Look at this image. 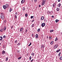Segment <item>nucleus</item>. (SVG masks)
Masks as SVG:
<instances>
[{
    "label": "nucleus",
    "instance_id": "obj_36",
    "mask_svg": "<svg viewBox=\"0 0 62 62\" xmlns=\"http://www.w3.org/2000/svg\"><path fill=\"white\" fill-rule=\"evenodd\" d=\"M6 37V36L4 35V36L3 37V38H5Z\"/></svg>",
    "mask_w": 62,
    "mask_h": 62
},
{
    "label": "nucleus",
    "instance_id": "obj_16",
    "mask_svg": "<svg viewBox=\"0 0 62 62\" xmlns=\"http://www.w3.org/2000/svg\"><path fill=\"white\" fill-rule=\"evenodd\" d=\"M2 39H3L2 37L1 36L0 37V40H2Z\"/></svg>",
    "mask_w": 62,
    "mask_h": 62
},
{
    "label": "nucleus",
    "instance_id": "obj_23",
    "mask_svg": "<svg viewBox=\"0 0 62 62\" xmlns=\"http://www.w3.org/2000/svg\"><path fill=\"white\" fill-rule=\"evenodd\" d=\"M58 21H59V20L57 19H56L55 20V22L56 23H57V22H58Z\"/></svg>",
    "mask_w": 62,
    "mask_h": 62
},
{
    "label": "nucleus",
    "instance_id": "obj_45",
    "mask_svg": "<svg viewBox=\"0 0 62 62\" xmlns=\"http://www.w3.org/2000/svg\"><path fill=\"white\" fill-rule=\"evenodd\" d=\"M4 23H7V21H6V20H5L4 21Z\"/></svg>",
    "mask_w": 62,
    "mask_h": 62
},
{
    "label": "nucleus",
    "instance_id": "obj_1",
    "mask_svg": "<svg viewBox=\"0 0 62 62\" xmlns=\"http://www.w3.org/2000/svg\"><path fill=\"white\" fill-rule=\"evenodd\" d=\"M41 25L42 27H43L45 26V23H43L41 24Z\"/></svg>",
    "mask_w": 62,
    "mask_h": 62
},
{
    "label": "nucleus",
    "instance_id": "obj_11",
    "mask_svg": "<svg viewBox=\"0 0 62 62\" xmlns=\"http://www.w3.org/2000/svg\"><path fill=\"white\" fill-rule=\"evenodd\" d=\"M35 25V23L31 25V27H34V26Z\"/></svg>",
    "mask_w": 62,
    "mask_h": 62
},
{
    "label": "nucleus",
    "instance_id": "obj_28",
    "mask_svg": "<svg viewBox=\"0 0 62 62\" xmlns=\"http://www.w3.org/2000/svg\"><path fill=\"white\" fill-rule=\"evenodd\" d=\"M28 16V14H25V16L26 17H27Z\"/></svg>",
    "mask_w": 62,
    "mask_h": 62
},
{
    "label": "nucleus",
    "instance_id": "obj_15",
    "mask_svg": "<svg viewBox=\"0 0 62 62\" xmlns=\"http://www.w3.org/2000/svg\"><path fill=\"white\" fill-rule=\"evenodd\" d=\"M45 2H43L42 3V6H43V5H44V4H45Z\"/></svg>",
    "mask_w": 62,
    "mask_h": 62
},
{
    "label": "nucleus",
    "instance_id": "obj_63",
    "mask_svg": "<svg viewBox=\"0 0 62 62\" xmlns=\"http://www.w3.org/2000/svg\"><path fill=\"white\" fill-rule=\"evenodd\" d=\"M49 13H50V12H49Z\"/></svg>",
    "mask_w": 62,
    "mask_h": 62
},
{
    "label": "nucleus",
    "instance_id": "obj_57",
    "mask_svg": "<svg viewBox=\"0 0 62 62\" xmlns=\"http://www.w3.org/2000/svg\"><path fill=\"white\" fill-rule=\"evenodd\" d=\"M12 28H13V26H11V29H12Z\"/></svg>",
    "mask_w": 62,
    "mask_h": 62
},
{
    "label": "nucleus",
    "instance_id": "obj_39",
    "mask_svg": "<svg viewBox=\"0 0 62 62\" xmlns=\"http://www.w3.org/2000/svg\"><path fill=\"white\" fill-rule=\"evenodd\" d=\"M60 60H62V57H61L60 58Z\"/></svg>",
    "mask_w": 62,
    "mask_h": 62
},
{
    "label": "nucleus",
    "instance_id": "obj_33",
    "mask_svg": "<svg viewBox=\"0 0 62 62\" xmlns=\"http://www.w3.org/2000/svg\"><path fill=\"white\" fill-rule=\"evenodd\" d=\"M44 45H43V46H41V48H44Z\"/></svg>",
    "mask_w": 62,
    "mask_h": 62
},
{
    "label": "nucleus",
    "instance_id": "obj_35",
    "mask_svg": "<svg viewBox=\"0 0 62 62\" xmlns=\"http://www.w3.org/2000/svg\"><path fill=\"white\" fill-rule=\"evenodd\" d=\"M31 58H32V57L31 56H30L29 57V59L30 60H31Z\"/></svg>",
    "mask_w": 62,
    "mask_h": 62
},
{
    "label": "nucleus",
    "instance_id": "obj_32",
    "mask_svg": "<svg viewBox=\"0 0 62 62\" xmlns=\"http://www.w3.org/2000/svg\"><path fill=\"white\" fill-rule=\"evenodd\" d=\"M21 45V44L20 43H19L17 44V45L18 46H19V45Z\"/></svg>",
    "mask_w": 62,
    "mask_h": 62
},
{
    "label": "nucleus",
    "instance_id": "obj_59",
    "mask_svg": "<svg viewBox=\"0 0 62 62\" xmlns=\"http://www.w3.org/2000/svg\"><path fill=\"white\" fill-rule=\"evenodd\" d=\"M1 43H0V45H1Z\"/></svg>",
    "mask_w": 62,
    "mask_h": 62
},
{
    "label": "nucleus",
    "instance_id": "obj_30",
    "mask_svg": "<svg viewBox=\"0 0 62 62\" xmlns=\"http://www.w3.org/2000/svg\"><path fill=\"white\" fill-rule=\"evenodd\" d=\"M55 47H58V45H57L55 44Z\"/></svg>",
    "mask_w": 62,
    "mask_h": 62
},
{
    "label": "nucleus",
    "instance_id": "obj_48",
    "mask_svg": "<svg viewBox=\"0 0 62 62\" xmlns=\"http://www.w3.org/2000/svg\"><path fill=\"white\" fill-rule=\"evenodd\" d=\"M37 0H35L34 1L35 2H37Z\"/></svg>",
    "mask_w": 62,
    "mask_h": 62
},
{
    "label": "nucleus",
    "instance_id": "obj_19",
    "mask_svg": "<svg viewBox=\"0 0 62 62\" xmlns=\"http://www.w3.org/2000/svg\"><path fill=\"white\" fill-rule=\"evenodd\" d=\"M25 8L24 7H23L22 8V10L23 11H24V10H25Z\"/></svg>",
    "mask_w": 62,
    "mask_h": 62
},
{
    "label": "nucleus",
    "instance_id": "obj_10",
    "mask_svg": "<svg viewBox=\"0 0 62 62\" xmlns=\"http://www.w3.org/2000/svg\"><path fill=\"white\" fill-rule=\"evenodd\" d=\"M3 7L4 9H6V6H5V5H3Z\"/></svg>",
    "mask_w": 62,
    "mask_h": 62
},
{
    "label": "nucleus",
    "instance_id": "obj_24",
    "mask_svg": "<svg viewBox=\"0 0 62 62\" xmlns=\"http://www.w3.org/2000/svg\"><path fill=\"white\" fill-rule=\"evenodd\" d=\"M50 32L51 33H52V32H54V30H51L50 31Z\"/></svg>",
    "mask_w": 62,
    "mask_h": 62
},
{
    "label": "nucleus",
    "instance_id": "obj_42",
    "mask_svg": "<svg viewBox=\"0 0 62 62\" xmlns=\"http://www.w3.org/2000/svg\"><path fill=\"white\" fill-rule=\"evenodd\" d=\"M33 18V16H31V19H32Z\"/></svg>",
    "mask_w": 62,
    "mask_h": 62
},
{
    "label": "nucleus",
    "instance_id": "obj_44",
    "mask_svg": "<svg viewBox=\"0 0 62 62\" xmlns=\"http://www.w3.org/2000/svg\"><path fill=\"white\" fill-rule=\"evenodd\" d=\"M34 21H35V20L34 19H33V20H32V22H34Z\"/></svg>",
    "mask_w": 62,
    "mask_h": 62
},
{
    "label": "nucleus",
    "instance_id": "obj_52",
    "mask_svg": "<svg viewBox=\"0 0 62 62\" xmlns=\"http://www.w3.org/2000/svg\"><path fill=\"white\" fill-rule=\"evenodd\" d=\"M40 7H41L40 5H39V8H40Z\"/></svg>",
    "mask_w": 62,
    "mask_h": 62
},
{
    "label": "nucleus",
    "instance_id": "obj_37",
    "mask_svg": "<svg viewBox=\"0 0 62 62\" xmlns=\"http://www.w3.org/2000/svg\"><path fill=\"white\" fill-rule=\"evenodd\" d=\"M15 15V18H16V19H17V15Z\"/></svg>",
    "mask_w": 62,
    "mask_h": 62
},
{
    "label": "nucleus",
    "instance_id": "obj_29",
    "mask_svg": "<svg viewBox=\"0 0 62 62\" xmlns=\"http://www.w3.org/2000/svg\"><path fill=\"white\" fill-rule=\"evenodd\" d=\"M3 31V29H1V30H0V32H2Z\"/></svg>",
    "mask_w": 62,
    "mask_h": 62
},
{
    "label": "nucleus",
    "instance_id": "obj_12",
    "mask_svg": "<svg viewBox=\"0 0 62 62\" xmlns=\"http://www.w3.org/2000/svg\"><path fill=\"white\" fill-rule=\"evenodd\" d=\"M8 57H7V58H6V61H7L8 60Z\"/></svg>",
    "mask_w": 62,
    "mask_h": 62
},
{
    "label": "nucleus",
    "instance_id": "obj_60",
    "mask_svg": "<svg viewBox=\"0 0 62 62\" xmlns=\"http://www.w3.org/2000/svg\"><path fill=\"white\" fill-rule=\"evenodd\" d=\"M57 7H58V5H57Z\"/></svg>",
    "mask_w": 62,
    "mask_h": 62
},
{
    "label": "nucleus",
    "instance_id": "obj_49",
    "mask_svg": "<svg viewBox=\"0 0 62 62\" xmlns=\"http://www.w3.org/2000/svg\"><path fill=\"white\" fill-rule=\"evenodd\" d=\"M27 29H26L25 31V32L26 33H27Z\"/></svg>",
    "mask_w": 62,
    "mask_h": 62
},
{
    "label": "nucleus",
    "instance_id": "obj_53",
    "mask_svg": "<svg viewBox=\"0 0 62 62\" xmlns=\"http://www.w3.org/2000/svg\"><path fill=\"white\" fill-rule=\"evenodd\" d=\"M26 55L27 56H28V53H27V55Z\"/></svg>",
    "mask_w": 62,
    "mask_h": 62
},
{
    "label": "nucleus",
    "instance_id": "obj_26",
    "mask_svg": "<svg viewBox=\"0 0 62 62\" xmlns=\"http://www.w3.org/2000/svg\"><path fill=\"white\" fill-rule=\"evenodd\" d=\"M61 6V4L60 3H59V4L58 5V7H60Z\"/></svg>",
    "mask_w": 62,
    "mask_h": 62
},
{
    "label": "nucleus",
    "instance_id": "obj_62",
    "mask_svg": "<svg viewBox=\"0 0 62 62\" xmlns=\"http://www.w3.org/2000/svg\"><path fill=\"white\" fill-rule=\"evenodd\" d=\"M27 45H28V44H27Z\"/></svg>",
    "mask_w": 62,
    "mask_h": 62
},
{
    "label": "nucleus",
    "instance_id": "obj_13",
    "mask_svg": "<svg viewBox=\"0 0 62 62\" xmlns=\"http://www.w3.org/2000/svg\"><path fill=\"white\" fill-rule=\"evenodd\" d=\"M21 58H22V57H20L18 58V60H20V59H21Z\"/></svg>",
    "mask_w": 62,
    "mask_h": 62
},
{
    "label": "nucleus",
    "instance_id": "obj_27",
    "mask_svg": "<svg viewBox=\"0 0 62 62\" xmlns=\"http://www.w3.org/2000/svg\"><path fill=\"white\" fill-rule=\"evenodd\" d=\"M12 9H11L10 8L9 10L10 12H11V11H12Z\"/></svg>",
    "mask_w": 62,
    "mask_h": 62
},
{
    "label": "nucleus",
    "instance_id": "obj_17",
    "mask_svg": "<svg viewBox=\"0 0 62 62\" xmlns=\"http://www.w3.org/2000/svg\"><path fill=\"white\" fill-rule=\"evenodd\" d=\"M57 11H58L59 10V8H57V9H56Z\"/></svg>",
    "mask_w": 62,
    "mask_h": 62
},
{
    "label": "nucleus",
    "instance_id": "obj_61",
    "mask_svg": "<svg viewBox=\"0 0 62 62\" xmlns=\"http://www.w3.org/2000/svg\"><path fill=\"white\" fill-rule=\"evenodd\" d=\"M46 22H47V21H46Z\"/></svg>",
    "mask_w": 62,
    "mask_h": 62
},
{
    "label": "nucleus",
    "instance_id": "obj_21",
    "mask_svg": "<svg viewBox=\"0 0 62 62\" xmlns=\"http://www.w3.org/2000/svg\"><path fill=\"white\" fill-rule=\"evenodd\" d=\"M57 40H58V39L56 37L55 40V41H57Z\"/></svg>",
    "mask_w": 62,
    "mask_h": 62
},
{
    "label": "nucleus",
    "instance_id": "obj_40",
    "mask_svg": "<svg viewBox=\"0 0 62 62\" xmlns=\"http://www.w3.org/2000/svg\"><path fill=\"white\" fill-rule=\"evenodd\" d=\"M49 39H52V38H51V37L50 36L49 37Z\"/></svg>",
    "mask_w": 62,
    "mask_h": 62
},
{
    "label": "nucleus",
    "instance_id": "obj_54",
    "mask_svg": "<svg viewBox=\"0 0 62 62\" xmlns=\"http://www.w3.org/2000/svg\"><path fill=\"white\" fill-rule=\"evenodd\" d=\"M54 49H56V48L54 46Z\"/></svg>",
    "mask_w": 62,
    "mask_h": 62
},
{
    "label": "nucleus",
    "instance_id": "obj_43",
    "mask_svg": "<svg viewBox=\"0 0 62 62\" xmlns=\"http://www.w3.org/2000/svg\"><path fill=\"white\" fill-rule=\"evenodd\" d=\"M60 54H61V53H60L59 54V56H60Z\"/></svg>",
    "mask_w": 62,
    "mask_h": 62
},
{
    "label": "nucleus",
    "instance_id": "obj_58",
    "mask_svg": "<svg viewBox=\"0 0 62 62\" xmlns=\"http://www.w3.org/2000/svg\"><path fill=\"white\" fill-rule=\"evenodd\" d=\"M55 47V48H57V47H56V46H54Z\"/></svg>",
    "mask_w": 62,
    "mask_h": 62
},
{
    "label": "nucleus",
    "instance_id": "obj_31",
    "mask_svg": "<svg viewBox=\"0 0 62 62\" xmlns=\"http://www.w3.org/2000/svg\"><path fill=\"white\" fill-rule=\"evenodd\" d=\"M40 29L39 28L38 29V31L39 32L40 31Z\"/></svg>",
    "mask_w": 62,
    "mask_h": 62
},
{
    "label": "nucleus",
    "instance_id": "obj_6",
    "mask_svg": "<svg viewBox=\"0 0 62 62\" xmlns=\"http://www.w3.org/2000/svg\"><path fill=\"white\" fill-rule=\"evenodd\" d=\"M44 19V16H42L41 18V20H43Z\"/></svg>",
    "mask_w": 62,
    "mask_h": 62
},
{
    "label": "nucleus",
    "instance_id": "obj_20",
    "mask_svg": "<svg viewBox=\"0 0 62 62\" xmlns=\"http://www.w3.org/2000/svg\"><path fill=\"white\" fill-rule=\"evenodd\" d=\"M34 54H35V53H32L31 54V55H32L33 56H34Z\"/></svg>",
    "mask_w": 62,
    "mask_h": 62
},
{
    "label": "nucleus",
    "instance_id": "obj_22",
    "mask_svg": "<svg viewBox=\"0 0 62 62\" xmlns=\"http://www.w3.org/2000/svg\"><path fill=\"white\" fill-rule=\"evenodd\" d=\"M55 3H54L53 5V8H54V7L55 6Z\"/></svg>",
    "mask_w": 62,
    "mask_h": 62
},
{
    "label": "nucleus",
    "instance_id": "obj_18",
    "mask_svg": "<svg viewBox=\"0 0 62 62\" xmlns=\"http://www.w3.org/2000/svg\"><path fill=\"white\" fill-rule=\"evenodd\" d=\"M60 51V49H59L57 50L56 51V52H57V53H58V52H59V51Z\"/></svg>",
    "mask_w": 62,
    "mask_h": 62
},
{
    "label": "nucleus",
    "instance_id": "obj_47",
    "mask_svg": "<svg viewBox=\"0 0 62 62\" xmlns=\"http://www.w3.org/2000/svg\"><path fill=\"white\" fill-rule=\"evenodd\" d=\"M52 18H54V16H52Z\"/></svg>",
    "mask_w": 62,
    "mask_h": 62
},
{
    "label": "nucleus",
    "instance_id": "obj_3",
    "mask_svg": "<svg viewBox=\"0 0 62 62\" xmlns=\"http://www.w3.org/2000/svg\"><path fill=\"white\" fill-rule=\"evenodd\" d=\"M25 2L24 0H22L21 1V4H23V3H24Z\"/></svg>",
    "mask_w": 62,
    "mask_h": 62
},
{
    "label": "nucleus",
    "instance_id": "obj_50",
    "mask_svg": "<svg viewBox=\"0 0 62 62\" xmlns=\"http://www.w3.org/2000/svg\"><path fill=\"white\" fill-rule=\"evenodd\" d=\"M17 13H17V12L15 14H16V15H17Z\"/></svg>",
    "mask_w": 62,
    "mask_h": 62
},
{
    "label": "nucleus",
    "instance_id": "obj_34",
    "mask_svg": "<svg viewBox=\"0 0 62 62\" xmlns=\"http://www.w3.org/2000/svg\"><path fill=\"white\" fill-rule=\"evenodd\" d=\"M31 44H32L30 42V44L29 45H28V46H30V45H31Z\"/></svg>",
    "mask_w": 62,
    "mask_h": 62
},
{
    "label": "nucleus",
    "instance_id": "obj_14",
    "mask_svg": "<svg viewBox=\"0 0 62 62\" xmlns=\"http://www.w3.org/2000/svg\"><path fill=\"white\" fill-rule=\"evenodd\" d=\"M53 43H54V41H52L50 43V44H51V45H53Z\"/></svg>",
    "mask_w": 62,
    "mask_h": 62
},
{
    "label": "nucleus",
    "instance_id": "obj_56",
    "mask_svg": "<svg viewBox=\"0 0 62 62\" xmlns=\"http://www.w3.org/2000/svg\"><path fill=\"white\" fill-rule=\"evenodd\" d=\"M18 53H20V51H18Z\"/></svg>",
    "mask_w": 62,
    "mask_h": 62
},
{
    "label": "nucleus",
    "instance_id": "obj_46",
    "mask_svg": "<svg viewBox=\"0 0 62 62\" xmlns=\"http://www.w3.org/2000/svg\"><path fill=\"white\" fill-rule=\"evenodd\" d=\"M17 40H16L15 41V42L16 43H17Z\"/></svg>",
    "mask_w": 62,
    "mask_h": 62
},
{
    "label": "nucleus",
    "instance_id": "obj_8",
    "mask_svg": "<svg viewBox=\"0 0 62 62\" xmlns=\"http://www.w3.org/2000/svg\"><path fill=\"white\" fill-rule=\"evenodd\" d=\"M23 28H20V32H21L22 31H23Z\"/></svg>",
    "mask_w": 62,
    "mask_h": 62
},
{
    "label": "nucleus",
    "instance_id": "obj_7",
    "mask_svg": "<svg viewBox=\"0 0 62 62\" xmlns=\"http://www.w3.org/2000/svg\"><path fill=\"white\" fill-rule=\"evenodd\" d=\"M31 36L33 38H35V35H34L33 34H32Z\"/></svg>",
    "mask_w": 62,
    "mask_h": 62
},
{
    "label": "nucleus",
    "instance_id": "obj_5",
    "mask_svg": "<svg viewBox=\"0 0 62 62\" xmlns=\"http://www.w3.org/2000/svg\"><path fill=\"white\" fill-rule=\"evenodd\" d=\"M2 53L3 54H6V52L4 50H3L2 51Z\"/></svg>",
    "mask_w": 62,
    "mask_h": 62
},
{
    "label": "nucleus",
    "instance_id": "obj_51",
    "mask_svg": "<svg viewBox=\"0 0 62 62\" xmlns=\"http://www.w3.org/2000/svg\"><path fill=\"white\" fill-rule=\"evenodd\" d=\"M58 0V2H59L60 1V0Z\"/></svg>",
    "mask_w": 62,
    "mask_h": 62
},
{
    "label": "nucleus",
    "instance_id": "obj_41",
    "mask_svg": "<svg viewBox=\"0 0 62 62\" xmlns=\"http://www.w3.org/2000/svg\"><path fill=\"white\" fill-rule=\"evenodd\" d=\"M42 1H43V2H45V1H46V0H43Z\"/></svg>",
    "mask_w": 62,
    "mask_h": 62
},
{
    "label": "nucleus",
    "instance_id": "obj_4",
    "mask_svg": "<svg viewBox=\"0 0 62 62\" xmlns=\"http://www.w3.org/2000/svg\"><path fill=\"white\" fill-rule=\"evenodd\" d=\"M6 8H8V7H9V5L8 4H6Z\"/></svg>",
    "mask_w": 62,
    "mask_h": 62
},
{
    "label": "nucleus",
    "instance_id": "obj_55",
    "mask_svg": "<svg viewBox=\"0 0 62 62\" xmlns=\"http://www.w3.org/2000/svg\"><path fill=\"white\" fill-rule=\"evenodd\" d=\"M47 39H48L49 38V37H48V36H47Z\"/></svg>",
    "mask_w": 62,
    "mask_h": 62
},
{
    "label": "nucleus",
    "instance_id": "obj_2",
    "mask_svg": "<svg viewBox=\"0 0 62 62\" xmlns=\"http://www.w3.org/2000/svg\"><path fill=\"white\" fill-rule=\"evenodd\" d=\"M1 18H2L3 20L4 19V16L3 15H1Z\"/></svg>",
    "mask_w": 62,
    "mask_h": 62
},
{
    "label": "nucleus",
    "instance_id": "obj_9",
    "mask_svg": "<svg viewBox=\"0 0 62 62\" xmlns=\"http://www.w3.org/2000/svg\"><path fill=\"white\" fill-rule=\"evenodd\" d=\"M36 38V39H37L38 38V37H39V36L38 35V34H36L35 35Z\"/></svg>",
    "mask_w": 62,
    "mask_h": 62
},
{
    "label": "nucleus",
    "instance_id": "obj_38",
    "mask_svg": "<svg viewBox=\"0 0 62 62\" xmlns=\"http://www.w3.org/2000/svg\"><path fill=\"white\" fill-rule=\"evenodd\" d=\"M33 61H34V59H32V60H31V62H33Z\"/></svg>",
    "mask_w": 62,
    "mask_h": 62
},
{
    "label": "nucleus",
    "instance_id": "obj_25",
    "mask_svg": "<svg viewBox=\"0 0 62 62\" xmlns=\"http://www.w3.org/2000/svg\"><path fill=\"white\" fill-rule=\"evenodd\" d=\"M6 26H5L4 27V31L6 30Z\"/></svg>",
    "mask_w": 62,
    "mask_h": 62
}]
</instances>
